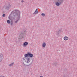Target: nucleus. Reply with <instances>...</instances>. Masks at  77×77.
Returning <instances> with one entry per match:
<instances>
[{
  "mask_svg": "<svg viewBox=\"0 0 77 77\" xmlns=\"http://www.w3.org/2000/svg\"><path fill=\"white\" fill-rule=\"evenodd\" d=\"M59 33H60V30H59L57 32V35H58L59 34Z\"/></svg>",
  "mask_w": 77,
  "mask_h": 77,
  "instance_id": "obj_18",
  "label": "nucleus"
},
{
  "mask_svg": "<svg viewBox=\"0 0 77 77\" xmlns=\"http://www.w3.org/2000/svg\"><path fill=\"white\" fill-rule=\"evenodd\" d=\"M65 0H60L59 2H57L55 3V5L57 6H59L60 5L62 4V3L64 2Z\"/></svg>",
  "mask_w": 77,
  "mask_h": 77,
  "instance_id": "obj_4",
  "label": "nucleus"
},
{
  "mask_svg": "<svg viewBox=\"0 0 77 77\" xmlns=\"http://www.w3.org/2000/svg\"><path fill=\"white\" fill-rule=\"evenodd\" d=\"M28 45V42H25L23 44V47H26L27 45Z\"/></svg>",
  "mask_w": 77,
  "mask_h": 77,
  "instance_id": "obj_10",
  "label": "nucleus"
},
{
  "mask_svg": "<svg viewBox=\"0 0 77 77\" xmlns=\"http://www.w3.org/2000/svg\"><path fill=\"white\" fill-rule=\"evenodd\" d=\"M25 34L26 33H25V32H22L19 38V39L20 40V39H21L22 38H24Z\"/></svg>",
  "mask_w": 77,
  "mask_h": 77,
  "instance_id": "obj_3",
  "label": "nucleus"
},
{
  "mask_svg": "<svg viewBox=\"0 0 77 77\" xmlns=\"http://www.w3.org/2000/svg\"><path fill=\"white\" fill-rule=\"evenodd\" d=\"M25 58L26 57H29V58H32L33 57V54L29 52H27V54H26L24 55Z\"/></svg>",
  "mask_w": 77,
  "mask_h": 77,
  "instance_id": "obj_2",
  "label": "nucleus"
},
{
  "mask_svg": "<svg viewBox=\"0 0 77 77\" xmlns=\"http://www.w3.org/2000/svg\"><path fill=\"white\" fill-rule=\"evenodd\" d=\"M10 15H10L9 16L8 18L11 21V26H12V24H13V20L12 18H11V17H11Z\"/></svg>",
  "mask_w": 77,
  "mask_h": 77,
  "instance_id": "obj_9",
  "label": "nucleus"
},
{
  "mask_svg": "<svg viewBox=\"0 0 77 77\" xmlns=\"http://www.w3.org/2000/svg\"><path fill=\"white\" fill-rule=\"evenodd\" d=\"M23 60H25V58H23Z\"/></svg>",
  "mask_w": 77,
  "mask_h": 77,
  "instance_id": "obj_22",
  "label": "nucleus"
},
{
  "mask_svg": "<svg viewBox=\"0 0 77 77\" xmlns=\"http://www.w3.org/2000/svg\"><path fill=\"white\" fill-rule=\"evenodd\" d=\"M39 12V11L38 10V9H37L35 12L33 14V15L35 14H36L37 13H38Z\"/></svg>",
  "mask_w": 77,
  "mask_h": 77,
  "instance_id": "obj_12",
  "label": "nucleus"
},
{
  "mask_svg": "<svg viewBox=\"0 0 77 77\" xmlns=\"http://www.w3.org/2000/svg\"><path fill=\"white\" fill-rule=\"evenodd\" d=\"M3 59V54L0 53V62H2V60Z\"/></svg>",
  "mask_w": 77,
  "mask_h": 77,
  "instance_id": "obj_7",
  "label": "nucleus"
},
{
  "mask_svg": "<svg viewBox=\"0 0 77 77\" xmlns=\"http://www.w3.org/2000/svg\"><path fill=\"white\" fill-rule=\"evenodd\" d=\"M45 46H46V43L45 42H43L42 45V46L44 48H45Z\"/></svg>",
  "mask_w": 77,
  "mask_h": 77,
  "instance_id": "obj_14",
  "label": "nucleus"
},
{
  "mask_svg": "<svg viewBox=\"0 0 77 77\" xmlns=\"http://www.w3.org/2000/svg\"><path fill=\"white\" fill-rule=\"evenodd\" d=\"M21 2L22 3H24V0H22Z\"/></svg>",
  "mask_w": 77,
  "mask_h": 77,
  "instance_id": "obj_21",
  "label": "nucleus"
},
{
  "mask_svg": "<svg viewBox=\"0 0 77 77\" xmlns=\"http://www.w3.org/2000/svg\"><path fill=\"white\" fill-rule=\"evenodd\" d=\"M26 60H25V62H26V63H29L30 62V60H31L30 58L28 57H26Z\"/></svg>",
  "mask_w": 77,
  "mask_h": 77,
  "instance_id": "obj_6",
  "label": "nucleus"
},
{
  "mask_svg": "<svg viewBox=\"0 0 77 77\" xmlns=\"http://www.w3.org/2000/svg\"><path fill=\"white\" fill-rule=\"evenodd\" d=\"M7 22L8 24H11V21L9 20H7Z\"/></svg>",
  "mask_w": 77,
  "mask_h": 77,
  "instance_id": "obj_15",
  "label": "nucleus"
},
{
  "mask_svg": "<svg viewBox=\"0 0 77 77\" xmlns=\"http://www.w3.org/2000/svg\"><path fill=\"white\" fill-rule=\"evenodd\" d=\"M23 62L24 66H30V65H31L32 64V63L33 62V60H32L31 63L29 64V65H25V64H24V62H23Z\"/></svg>",
  "mask_w": 77,
  "mask_h": 77,
  "instance_id": "obj_8",
  "label": "nucleus"
},
{
  "mask_svg": "<svg viewBox=\"0 0 77 77\" xmlns=\"http://www.w3.org/2000/svg\"><path fill=\"white\" fill-rule=\"evenodd\" d=\"M58 63V62L53 63V65H54V66H58V65H59Z\"/></svg>",
  "mask_w": 77,
  "mask_h": 77,
  "instance_id": "obj_11",
  "label": "nucleus"
},
{
  "mask_svg": "<svg viewBox=\"0 0 77 77\" xmlns=\"http://www.w3.org/2000/svg\"><path fill=\"white\" fill-rule=\"evenodd\" d=\"M41 15L42 16H43V17H45V14L44 13H42L41 14Z\"/></svg>",
  "mask_w": 77,
  "mask_h": 77,
  "instance_id": "obj_17",
  "label": "nucleus"
},
{
  "mask_svg": "<svg viewBox=\"0 0 77 77\" xmlns=\"http://www.w3.org/2000/svg\"><path fill=\"white\" fill-rule=\"evenodd\" d=\"M10 7H11V5L8 4V5H5L3 7L4 8H5L6 10H9L10 9Z\"/></svg>",
  "mask_w": 77,
  "mask_h": 77,
  "instance_id": "obj_5",
  "label": "nucleus"
},
{
  "mask_svg": "<svg viewBox=\"0 0 77 77\" xmlns=\"http://www.w3.org/2000/svg\"><path fill=\"white\" fill-rule=\"evenodd\" d=\"M59 1H60V0H55V2H59Z\"/></svg>",
  "mask_w": 77,
  "mask_h": 77,
  "instance_id": "obj_20",
  "label": "nucleus"
},
{
  "mask_svg": "<svg viewBox=\"0 0 77 77\" xmlns=\"http://www.w3.org/2000/svg\"><path fill=\"white\" fill-rule=\"evenodd\" d=\"M14 63L13 62L11 63L9 65V66H12L14 65Z\"/></svg>",
  "mask_w": 77,
  "mask_h": 77,
  "instance_id": "obj_16",
  "label": "nucleus"
},
{
  "mask_svg": "<svg viewBox=\"0 0 77 77\" xmlns=\"http://www.w3.org/2000/svg\"><path fill=\"white\" fill-rule=\"evenodd\" d=\"M5 16H6V15L5 14H4L2 15L3 17H5Z\"/></svg>",
  "mask_w": 77,
  "mask_h": 77,
  "instance_id": "obj_19",
  "label": "nucleus"
},
{
  "mask_svg": "<svg viewBox=\"0 0 77 77\" xmlns=\"http://www.w3.org/2000/svg\"><path fill=\"white\" fill-rule=\"evenodd\" d=\"M69 38L67 36H65L64 37V39L65 41H67V40Z\"/></svg>",
  "mask_w": 77,
  "mask_h": 77,
  "instance_id": "obj_13",
  "label": "nucleus"
},
{
  "mask_svg": "<svg viewBox=\"0 0 77 77\" xmlns=\"http://www.w3.org/2000/svg\"><path fill=\"white\" fill-rule=\"evenodd\" d=\"M10 15H13V19H17V20L15 22V23H17L21 18V12L18 10H14L12 12Z\"/></svg>",
  "mask_w": 77,
  "mask_h": 77,
  "instance_id": "obj_1",
  "label": "nucleus"
}]
</instances>
